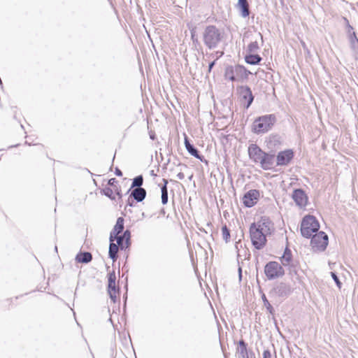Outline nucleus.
Returning <instances> with one entry per match:
<instances>
[{"label": "nucleus", "mask_w": 358, "mask_h": 358, "mask_svg": "<svg viewBox=\"0 0 358 358\" xmlns=\"http://www.w3.org/2000/svg\"><path fill=\"white\" fill-rule=\"evenodd\" d=\"M273 224L269 218L263 217L257 222L252 224L250 228V234L253 246L257 249H262L266 243V236L271 234Z\"/></svg>", "instance_id": "nucleus-1"}, {"label": "nucleus", "mask_w": 358, "mask_h": 358, "mask_svg": "<svg viewBox=\"0 0 358 358\" xmlns=\"http://www.w3.org/2000/svg\"><path fill=\"white\" fill-rule=\"evenodd\" d=\"M224 38L222 31L215 25L206 27L202 33L204 45L210 50L217 48Z\"/></svg>", "instance_id": "nucleus-2"}, {"label": "nucleus", "mask_w": 358, "mask_h": 358, "mask_svg": "<svg viewBox=\"0 0 358 358\" xmlns=\"http://www.w3.org/2000/svg\"><path fill=\"white\" fill-rule=\"evenodd\" d=\"M275 121L273 115H266L256 119L252 124V130L255 134L267 132L271 129Z\"/></svg>", "instance_id": "nucleus-3"}, {"label": "nucleus", "mask_w": 358, "mask_h": 358, "mask_svg": "<svg viewBox=\"0 0 358 358\" xmlns=\"http://www.w3.org/2000/svg\"><path fill=\"white\" fill-rule=\"evenodd\" d=\"M320 224L316 218L313 215H307L303 217L301 224V233L303 237L310 238L312 234L318 231Z\"/></svg>", "instance_id": "nucleus-4"}, {"label": "nucleus", "mask_w": 358, "mask_h": 358, "mask_svg": "<svg viewBox=\"0 0 358 358\" xmlns=\"http://www.w3.org/2000/svg\"><path fill=\"white\" fill-rule=\"evenodd\" d=\"M292 292L291 286L285 282L276 283L269 292V296L276 301H281L287 298Z\"/></svg>", "instance_id": "nucleus-5"}, {"label": "nucleus", "mask_w": 358, "mask_h": 358, "mask_svg": "<svg viewBox=\"0 0 358 358\" xmlns=\"http://www.w3.org/2000/svg\"><path fill=\"white\" fill-rule=\"evenodd\" d=\"M264 273L266 277L271 280L284 275V270L276 262H270L265 266Z\"/></svg>", "instance_id": "nucleus-6"}, {"label": "nucleus", "mask_w": 358, "mask_h": 358, "mask_svg": "<svg viewBox=\"0 0 358 358\" xmlns=\"http://www.w3.org/2000/svg\"><path fill=\"white\" fill-rule=\"evenodd\" d=\"M310 244L315 250L323 251L328 245V236L324 232L320 231L312 237Z\"/></svg>", "instance_id": "nucleus-7"}, {"label": "nucleus", "mask_w": 358, "mask_h": 358, "mask_svg": "<svg viewBox=\"0 0 358 358\" xmlns=\"http://www.w3.org/2000/svg\"><path fill=\"white\" fill-rule=\"evenodd\" d=\"M238 90L241 101H245L246 103L245 105V108H248L254 99L251 90L248 86H241L238 89Z\"/></svg>", "instance_id": "nucleus-8"}, {"label": "nucleus", "mask_w": 358, "mask_h": 358, "mask_svg": "<svg viewBox=\"0 0 358 358\" xmlns=\"http://www.w3.org/2000/svg\"><path fill=\"white\" fill-rule=\"evenodd\" d=\"M292 197L298 206L302 208L305 207L307 205L308 199L303 189H294L292 193Z\"/></svg>", "instance_id": "nucleus-9"}, {"label": "nucleus", "mask_w": 358, "mask_h": 358, "mask_svg": "<svg viewBox=\"0 0 358 358\" xmlns=\"http://www.w3.org/2000/svg\"><path fill=\"white\" fill-rule=\"evenodd\" d=\"M236 353L238 358H255L253 352L248 350L247 344L243 340L239 341Z\"/></svg>", "instance_id": "nucleus-10"}, {"label": "nucleus", "mask_w": 358, "mask_h": 358, "mask_svg": "<svg viewBox=\"0 0 358 358\" xmlns=\"http://www.w3.org/2000/svg\"><path fill=\"white\" fill-rule=\"evenodd\" d=\"M259 196V193L256 189H252L248 192L243 198V202L247 207H252L255 203Z\"/></svg>", "instance_id": "nucleus-11"}, {"label": "nucleus", "mask_w": 358, "mask_h": 358, "mask_svg": "<svg viewBox=\"0 0 358 358\" xmlns=\"http://www.w3.org/2000/svg\"><path fill=\"white\" fill-rule=\"evenodd\" d=\"M293 158V152L290 150L280 152L277 155V165L285 166Z\"/></svg>", "instance_id": "nucleus-12"}, {"label": "nucleus", "mask_w": 358, "mask_h": 358, "mask_svg": "<svg viewBox=\"0 0 358 358\" xmlns=\"http://www.w3.org/2000/svg\"><path fill=\"white\" fill-rule=\"evenodd\" d=\"M264 152L257 145L252 144L248 148V153L250 159L255 162L259 163Z\"/></svg>", "instance_id": "nucleus-13"}, {"label": "nucleus", "mask_w": 358, "mask_h": 358, "mask_svg": "<svg viewBox=\"0 0 358 358\" xmlns=\"http://www.w3.org/2000/svg\"><path fill=\"white\" fill-rule=\"evenodd\" d=\"M275 161V156L273 155L264 152L261 162H259L261 167L264 170L270 169Z\"/></svg>", "instance_id": "nucleus-14"}, {"label": "nucleus", "mask_w": 358, "mask_h": 358, "mask_svg": "<svg viewBox=\"0 0 358 358\" xmlns=\"http://www.w3.org/2000/svg\"><path fill=\"white\" fill-rule=\"evenodd\" d=\"M234 73H235V81L247 78L248 74L245 68L240 65L234 66Z\"/></svg>", "instance_id": "nucleus-15"}, {"label": "nucleus", "mask_w": 358, "mask_h": 358, "mask_svg": "<svg viewBox=\"0 0 358 358\" xmlns=\"http://www.w3.org/2000/svg\"><path fill=\"white\" fill-rule=\"evenodd\" d=\"M131 196L137 202H141L143 201L146 196V190L143 187L134 188L131 193Z\"/></svg>", "instance_id": "nucleus-16"}, {"label": "nucleus", "mask_w": 358, "mask_h": 358, "mask_svg": "<svg viewBox=\"0 0 358 358\" xmlns=\"http://www.w3.org/2000/svg\"><path fill=\"white\" fill-rule=\"evenodd\" d=\"M185 145L186 150L191 155L194 156L197 159H201V157L199 155V151L194 147L193 145H192L189 143L188 138L186 135H185Z\"/></svg>", "instance_id": "nucleus-17"}, {"label": "nucleus", "mask_w": 358, "mask_h": 358, "mask_svg": "<svg viewBox=\"0 0 358 358\" xmlns=\"http://www.w3.org/2000/svg\"><path fill=\"white\" fill-rule=\"evenodd\" d=\"M238 7L241 10V15L243 17H246L250 15L249 5L247 0L238 1Z\"/></svg>", "instance_id": "nucleus-18"}, {"label": "nucleus", "mask_w": 358, "mask_h": 358, "mask_svg": "<svg viewBox=\"0 0 358 358\" xmlns=\"http://www.w3.org/2000/svg\"><path fill=\"white\" fill-rule=\"evenodd\" d=\"M92 256L90 252H80L76 255V260L80 263H89L92 261Z\"/></svg>", "instance_id": "nucleus-19"}, {"label": "nucleus", "mask_w": 358, "mask_h": 358, "mask_svg": "<svg viewBox=\"0 0 358 358\" xmlns=\"http://www.w3.org/2000/svg\"><path fill=\"white\" fill-rule=\"evenodd\" d=\"M281 263L285 266H292V254L290 250L286 249L281 258Z\"/></svg>", "instance_id": "nucleus-20"}, {"label": "nucleus", "mask_w": 358, "mask_h": 358, "mask_svg": "<svg viewBox=\"0 0 358 358\" xmlns=\"http://www.w3.org/2000/svg\"><path fill=\"white\" fill-rule=\"evenodd\" d=\"M124 229V219L122 217H118L116 224L113 229L114 236H117L122 232Z\"/></svg>", "instance_id": "nucleus-21"}, {"label": "nucleus", "mask_w": 358, "mask_h": 358, "mask_svg": "<svg viewBox=\"0 0 358 358\" xmlns=\"http://www.w3.org/2000/svg\"><path fill=\"white\" fill-rule=\"evenodd\" d=\"M245 60L248 64L255 65L259 64L261 62L262 57L258 55L250 54L245 56Z\"/></svg>", "instance_id": "nucleus-22"}, {"label": "nucleus", "mask_w": 358, "mask_h": 358, "mask_svg": "<svg viewBox=\"0 0 358 358\" xmlns=\"http://www.w3.org/2000/svg\"><path fill=\"white\" fill-rule=\"evenodd\" d=\"M118 245L114 243H110L109 245L108 255L110 258L115 261L117 258Z\"/></svg>", "instance_id": "nucleus-23"}, {"label": "nucleus", "mask_w": 358, "mask_h": 358, "mask_svg": "<svg viewBox=\"0 0 358 358\" xmlns=\"http://www.w3.org/2000/svg\"><path fill=\"white\" fill-rule=\"evenodd\" d=\"M164 184L161 187V192H162V203L165 205L168 202V189H167V183L168 181L166 179L163 180Z\"/></svg>", "instance_id": "nucleus-24"}, {"label": "nucleus", "mask_w": 358, "mask_h": 358, "mask_svg": "<svg viewBox=\"0 0 358 358\" xmlns=\"http://www.w3.org/2000/svg\"><path fill=\"white\" fill-rule=\"evenodd\" d=\"M116 276L115 271H113L108 273V289H115L117 288L115 285Z\"/></svg>", "instance_id": "nucleus-25"}, {"label": "nucleus", "mask_w": 358, "mask_h": 358, "mask_svg": "<svg viewBox=\"0 0 358 358\" xmlns=\"http://www.w3.org/2000/svg\"><path fill=\"white\" fill-rule=\"evenodd\" d=\"M143 183V178L141 175L136 176L133 179L131 188H141Z\"/></svg>", "instance_id": "nucleus-26"}, {"label": "nucleus", "mask_w": 358, "mask_h": 358, "mask_svg": "<svg viewBox=\"0 0 358 358\" xmlns=\"http://www.w3.org/2000/svg\"><path fill=\"white\" fill-rule=\"evenodd\" d=\"M225 76L231 81H235V73H234V66H229L226 69Z\"/></svg>", "instance_id": "nucleus-27"}, {"label": "nucleus", "mask_w": 358, "mask_h": 358, "mask_svg": "<svg viewBox=\"0 0 358 358\" xmlns=\"http://www.w3.org/2000/svg\"><path fill=\"white\" fill-rule=\"evenodd\" d=\"M259 45L257 43V40H255V41H252L248 46V52H250V53H255L256 52H257V50H259Z\"/></svg>", "instance_id": "nucleus-28"}, {"label": "nucleus", "mask_w": 358, "mask_h": 358, "mask_svg": "<svg viewBox=\"0 0 358 358\" xmlns=\"http://www.w3.org/2000/svg\"><path fill=\"white\" fill-rule=\"evenodd\" d=\"M114 237L115 238V240L117 241L116 245H117L119 247H120L121 249H124V248H126L125 240L122 238V236L117 235V236H114Z\"/></svg>", "instance_id": "nucleus-29"}, {"label": "nucleus", "mask_w": 358, "mask_h": 358, "mask_svg": "<svg viewBox=\"0 0 358 358\" xmlns=\"http://www.w3.org/2000/svg\"><path fill=\"white\" fill-rule=\"evenodd\" d=\"M262 300H263V302H264V306L266 308L267 310L270 313H273V308L272 307V306L270 304V303L268 302V299H266V296L264 294H263L262 295Z\"/></svg>", "instance_id": "nucleus-30"}, {"label": "nucleus", "mask_w": 358, "mask_h": 358, "mask_svg": "<svg viewBox=\"0 0 358 358\" xmlns=\"http://www.w3.org/2000/svg\"><path fill=\"white\" fill-rule=\"evenodd\" d=\"M222 233L223 239L227 242L228 239L230 238L229 231L227 229V226H224L222 227Z\"/></svg>", "instance_id": "nucleus-31"}, {"label": "nucleus", "mask_w": 358, "mask_h": 358, "mask_svg": "<svg viewBox=\"0 0 358 358\" xmlns=\"http://www.w3.org/2000/svg\"><path fill=\"white\" fill-rule=\"evenodd\" d=\"M108 294L110 295V298L115 303V300H116V298H117L116 294L118 292V289H117V288H115V289H108Z\"/></svg>", "instance_id": "nucleus-32"}, {"label": "nucleus", "mask_w": 358, "mask_h": 358, "mask_svg": "<svg viewBox=\"0 0 358 358\" xmlns=\"http://www.w3.org/2000/svg\"><path fill=\"white\" fill-rule=\"evenodd\" d=\"M122 236L125 240L126 248L129 247V245L130 244L129 241H130V238H131V233H130V231L129 230H126L123 233V235Z\"/></svg>", "instance_id": "nucleus-33"}, {"label": "nucleus", "mask_w": 358, "mask_h": 358, "mask_svg": "<svg viewBox=\"0 0 358 358\" xmlns=\"http://www.w3.org/2000/svg\"><path fill=\"white\" fill-rule=\"evenodd\" d=\"M350 40H351V45H352V48L354 50H355L357 47L358 48V39L357 38L355 32L352 34V36H351Z\"/></svg>", "instance_id": "nucleus-34"}, {"label": "nucleus", "mask_w": 358, "mask_h": 358, "mask_svg": "<svg viewBox=\"0 0 358 358\" xmlns=\"http://www.w3.org/2000/svg\"><path fill=\"white\" fill-rule=\"evenodd\" d=\"M331 275L332 278L334 279V280L336 283L337 286L339 288H341V282H340V280H339L338 276L336 275V274L335 273H334V272H331Z\"/></svg>", "instance_id": "nucleus-35"}, {"label": "nucleus", "mask_w": 358, "mask_h": 358, "mask_svg": "<svg viewBox=\"0 0 358 358\" xmlns=\"http://www.w3.org/2000/svg\"><path fill=\"white\" fill-rule=\"evenodd\" d=\"M263 358H271V354L269 350H264L263 352Z\"/></svg>", "instance_id": "nucleus-36"}, {"label": "nucleus", "mask_w": 358, "mask_h": 358, "mask_svg": "<svg viewBox=\"0 0 358 358\" xmlns=\"http://www.w3.org/2000/svg\"><path fill=\"white\" fill-rule=\"evenodd\" d=\"M113 193L112 189L108 188L105 190V194L109 197H111V194Z\"/></svg>", "instance_id": "nucleus-37"}, {"label": "nucleus", "mask_w": 358, "mask_h": 358, "mask_svg": "<svg viewBox=\"0 0 358 358\" xmlns=\"http://www.w3.org/2000/svg\"><path fill=\"white\" fill-rule=\"evenodd\" d=\"M177 178H178V180H183V179L185 178V175H184V173H182V172L178 173L177 174Z\"/></svg>", "instance_id": "nucleus-38"}, {"label": "nucleus", "mask_w": 358, "mask_h": 358, "mask_svg": "<svg viewBox=\"0 0 358 358\" xmlns=\"http://www.w3.org/2000/svg\"><path fill=\"white\" fill-rule=\"evenodd\" d=\"M117 182L116 179L115 178H110L109 180H108V185H114V184Z\"/></svg>", "instance_id": "nucleus-39"}, {"label": "nucleus", "mask_w": 358, "mask_h": 358, "mask_svg": "<svg viewBox=\"0 0 358 358\" xmlns=\"http://www.w3.org/2000/svg\"><path fill=\"white\" fill-rule=\"evenodd\" d=\"M115 174L117 176H122V172L118 168H116L115 169Z\"/></svg>", "instance_id": "nucleus-40"}, {"label": "nucleus", "mask_w": 358, "mask_h": 358, "mask_svg": "<svg viewBox=\"0 0 358 358\" xmlns=\"http://www.w3.org/2000/svg\"><path fill=\"white\" fill-rule=\"evenodd\" d=\"M115 239V238L114 237V234L113 231H111L110 235V242L113 243Z\"/></svg>", "instance_id": "nucleus-41"}, {"label": "nucleus", "mask_w": 358, "mask_h": 358, "mask_svg": "<svg viewBox=\"0 0 358 358\" xmlns=\"http://www.w3.org/2000/svg\"><path fill=\"white\" fill-rule=\"evenodd\" d=\"M215 60H214L213 62H210V63L209 64V66H208V70H209V71H211V69H213V66L215 65Z\"/></svg>", "instance_id": "nucleus-42"}, {"label": "nucleus", "mask_w": 358, "mask_h": 358, "mask_svg": "<svg viewBox=\"0 0 358 358\" xmlns=\"http://www.w3.org/2000/svg\"><path fill=\"white\" fill-rule=\"evenodd\" d=\"M257 36H258V38H259L260 40H262V41L263 40V36H262V35L261 34V33H258V34H257Z\"/></svg>", "instance_id": "nucleus-43"}, {"label": "nucleus", "mask_w": 358, "mask_h": 358, "mask_svg": "<svg viewBox=\"0 0 358 358\" xmlns=\"http://www.w3.org/2000/svg\"><path fill=\"white\" fill-rule=\"evenodd\" d=\"M238 273H239V278H241V268H240V267L238 268Z\"/></svg>", "instance_id": "nucleus-44"}, {"label": "nucleus", "mask_w": 358, "mask_h": 358, "mask_svg": "<svg viewBox=\"0 0 358 358\" xmlns=\"http://www.w3.org/2000/svg\"><path fill=\"white\" fill-rule=\"evenodd\" d=\"M192 38L194 40V34L193 33H192Z\"/></svg>", "instance_id": "nucleus-45"}, {"label": "nucleus", "mask_w": 358, "mask_h": 358, "mask_svg": "<svg viewBox=\"0 0 358 358\" xmlns=\"http://www.w3.org/2000/svg\"><path fill=\"white\" fill-rule=\"evenodd\" d=\"M223 54H224V52H221L220 53V57H221Z\"/></svg>", "instance_id": "nucleus-46"}, {"label": "nucleus", "mask_w": 358, "mask_h": 358, "mask_svg": "<svg viewBox=\"0 0 358 358\" xmlns=\"http://www.w3.org/2000/svg\"><path fill=\"white\" fill-rule=\"evenodd\" d=\"M150 138H151L152 139H154V136L151 135V136H150Z\"/></svg>", "instance_id": "nucleus-47"}, {"label": "nucleus", "mask_w": 358, "mask_h": 358, "mask_svg": "<svg viewBox=\"0 0 358 358\" xmlns=\"http://www.w3.org/2000/svg\"><path fill=\"white\" fill-rule=\"evenodd\" d=\"M348 28L352 29V27L348 25Z\"/></svg>", "instance_id": "nucleus-48"}, {"label": "nucleus", "mask_w": 358, "mask_h": 358, "mask_svg": "<svg viewBox=\"0 0 358 358\" xmlns=\"http://www.w3.org/2000/svg\"><path fill=\"white\" fill-rule=\"evenodd\" d=\"M357 5H358V2H357Z\"/></svg>", "instance_id": "nucleus-49"}]
</instances>
